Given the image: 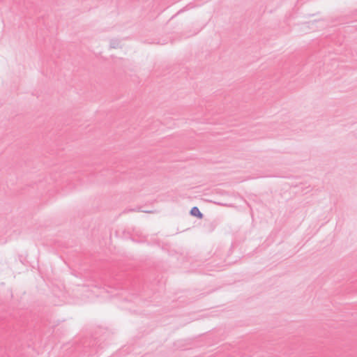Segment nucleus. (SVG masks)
Returning <instances> with one entry per match:
<instances>
[{
  "instance_id": "obj_1",
  "label": "nucleus",
  "mask_w": 357,
  "mask_h": 357,
  "mask_svg": "<svg viewBox=\"0 0 357 357\" xmlns=\"http://www.w3.org/2000/svg\"><path fill=\"white\" fill-rule=\"evenodd\" d=\"M190 213L191 215L194 217H197V218L202 219L204 216L203 213L199 211V208L197 206H194L191 208Z\"/></svg>"
},
{
  "instance_id": "obj_2",
  "label": "nucleus",
  "mask_w": 357,
  "mask_h": 357,
  "mask_svg": "<svg viewBox=\"0 0 357 357\" xmlns=\"http://www.w3.org/2000/svg\"><path fill=\"white\" fill-rule=\"evenodd\" d=\"M109 46L111 48H118L120 47V40L116 38H113L110 40Z\"/></svg>"
},
{
  "instance_id": "obj_3",
  "label": "nucleus",
  "mask_w": 357,
  "mask_h": 357,
  "mask_svg": "<svg viewBox=\"0 0 357 357\" xmlns=\"http://www.w3.org/2000/svg\"><path fill=\"white\" fill-rule=\"evenodd\" d=\"M0 357H8L5 354L4 349L0 347Z\"/></svg>"
},
{
  "instance_id": "obj_4",
  "label": "nucleus",
  "mask_w": 357,
  "mask_h": 357,
  "mask_svg": "<svg viewBox=\"0 0 357 357\" xmlns=\"http://www.w3.org/2000/svg\"><path fill=\"white\" fill-rule=\"evenodd\" d=\"M201 29H202V28L197 29L193 33H192V36L196 35L197 33H198L200 31Z\"/></svg>"
},
{
  "instance_id": "obj_5",
  "label": "nucleus",
  "mask_w": 357,
  "mask_h": 357,
  "mask_svg": "<svg viewBox=\"0 0 357 357\" xmlns=\"http://www.w3.org/2000/svg\"><path fill=\"white\" fill-rule=\"evenodd\" d=\"M139 211H142V212H144V213H152V211H151L140 210Z\"/></svg>"
}]
</instances>
